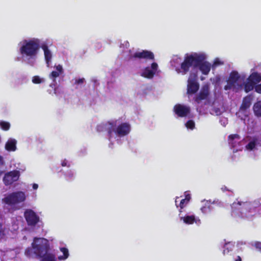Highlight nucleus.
Here are the masks:
<instances>
[{
    "instance_id": "obj_1",
    "label": "nucleus",
    "mask_w": 261,
    "mask_h": 261,
    "mask_svg": "<svg viewBox=\"0 0 261 261\" xmlns=\"http://www.w3.org/2000/svg\"><path fill=\"white\" fill-rule=\"evenodd\" d=\"M210 84H204L199 92L194 98V105L199 115H204L209 112L213 115H220L224 111L223 103L221 100L215 94V99L210 97Z\"/></svg>"
},
{
    "instance_id": "obj_2",
    "label": "nucleus",
    "mask_w": 261,
    "mask_h": 261,
    "mask_svg": "<svg viewBox=\"0 0 261 261\" xmlns=\"http://www.w3.org/2000/svg\"><path fill=\"white\" fill-rule=\"evenodd\" d=\"M42 41L38 38L28 37L23 39L18 44V52L21 57L16 61L21 60L31 66L37 64Z\"/></svg>"
},
{
    "instance_id": "obj_3",
    "label": "nucleus",
    "mask_w": 261,
    "mask_h": 261,
    "mask_svg": "<svg viewBox=\"0 0 261 261\" xmlns=\"http://www.w3.org/2000/svg\"><path fill=\"white\" fill-rule=\"evenodd\" d=\"M130 129V124L127 122H123L121 119L102 122L96 126L97 132H107V137L111 144L114 141L120 144L121 138L127 136Z\"/></svg>"
},
{
    "instance_id": "obj_4",
    "label": "nucleus",
    "mask_w": 261,
    "mask_h": 261,
    "mask_svg": "<svg viewBox=\"0 0 261 261\" xmlns=\"http://www.w3.org/2000/svg\"><path fill=\"white\" fill-rule=\"evenodd\" d=\"M232 213L239 216L251 219L253 217L261 214V198L251 201L233 202L231 205Z\"/></svg>"
},
{
    "instance_id": "obj_5",
    "label": "nucleus",
    "mask_w": 261,
    "mask_h": 261,
    "mask_svg": "<svg viewBox=\"0 0 261 261\" xmlns=\"http://www.w3.org/2000/svg\"><path fill=\"white\" fill-rule=\"evenodd\" d=\"M129 42L127 41H124L121 42L120 48L122 49L123 56L127 60L136 62L144 63L147 61L154 60V55L153 53L148 50H142L134 52L133 50L128 48Z\"/></svg>"
},
{
    "instance_id": "obj_6",
    "label": "nucleus",
    "mask_w": 261,
    "mask_h": 261,
    "mask_svg": "<svg viewBox=\"0 0 261 261\" xmlns=\"http://www.w3.org/2000/svg\"><path fill=\"white\" fill-rule=\"evenodd\" d=\"M197 57L200 58L201 56L197 54H193V52L186 54L184 57V60L178 56H174L170 61V65L172 69H174L178 74L182 75L186 74L192 67V63L194 59Z\"/></svg>"
},
{
    "instance_id": "obj_7",
    "label": "nucleus",
    "mask_w": 261,
    "mask_h": 261,
    "mask_svg": "<svg viewBox=\"0 0 261 261\" xmlns=\"http://www.w3.org/2000/svg\"><path fill=\"white\" fill-rule=\"evenodd\" d=\"M48 241L43 238H35L32 247H28L25 251V255L29 258H37L45 255L49 249Z\"/></svg>"
},
{
    "instance_id": "obj_8",
    "label": "nucleus",
    "mask_w": 261,
    "mask_h": 261,
    "mask_svg": "<svg viewBox=\"0 0 261 261\" xmlns=\"http://www.w3.org/2000/svg\"><path fill=\"white\" fill-rule=\"evenodd\" d=\"M246 76L244 74H239L236 71H232L228 77L227 85L224 86L225 90H232L238 91L244 89Z\"/></svg>"
},
{
    "instance_id": "obj_9",
    "label": "nucleus",
    "mask_w": 261,
    "mask_h": 261,
    "mask_svg": "<svg viewBox=\"0 0 261 261\" xmlns=\"http://www.w3.org/2000/svg\"><path fill=\"white\" fill-rule=\"evenodd\" d=\"M26 197V194L24 192L16 191L5 195L2 199V202L10 207L11 209H18L20 204L25 201Z\"/></svg>"
},
{
    "instance_id": "obj_10",
    "label": "nucleus",
    "mask_w": 261,
    "mask_h": 261,
    "mask_svg": "<svg viewBox=\"0 0 261 261\" xmlns=\"http://www.w3.org/2000/svg\"><path fill=\"white\" fill-rule=\"evenodd\" d=\"M243 141L245 150L250 155L254 156L261 149V135L247 136Z\"/></svg>"
},
{
    "instance_id": "obj_11",
    "label": "nucleus",
    "mask_w": 261,
    "mask_h": 261,
    "mask_svg": "<svg viewBox=\"0 0 261 261\" xmlns=\"http://www.w3.org/2000/svg\"><path fill=\"white\" fill-rule=\"evenodd\" d=\"M193 54H197L201 56V58L196 57V59H194V61L192 63V67L198 68L203 74L207 75L212 66L210 63L205 61L207 59L206 54L203 52H193Z\"/></svg>"
},
{
    "instance_id": "obj_12",
    "label": "nucleus",
    "mask_w": 261,
    "mask_h": 261,
    "mask_svg": "<svg viewBox=\"0 0 261 261\" xmlns=\"http://www.w3.org/2000/svg\"><path fill=\"white\" fill-rule=\"evenodd\" d=\"M178 218L180 222L187 225H191L195 223L199 226L201 224V220L191 212H187L181 210L178 214Z\"/></svg>"
},
{
    "instance_id": "obj_13",
    "label": "nucleus",
    "mask_w": 261,
    "mask_h": 261,
    "mask_svg": "<svg viewBox=\"0 0 261 261\" xmlns=\"http://www.w3.org/2000/svg\"><path fill=\"white\" fill-rule=\"evenodd\" d=\"M251 74L245 80V91L247 93L254 89V87L261 82V74L254 69L251 70Z\"/></svg>"
},
{
    "instance_id": "obj_14",
    "label": "nucleus",
    "mask_w": 261,
    "mask_h": 261,
    "mask_svg": "<svg viewBox=\"0 0 261 261\" xmlns=\"http://www.w3.org/2000/svg\"><path fill=\"white\" fill-rule=\"evenodd\" d=\"M54 70L49 74V78L52 81L50 84V87L54 89V93L57 96L59 94V88L56 87L57 85L56 78L59 77L64 73L63 66L60 65H55L54 66Z\"/></svg>"
},
{
    "instance_id": "obj_15",
    "label": "nucleus",
    "mask_w": 261,
    "mask_h": 261,
    "mask_svg": "<svg viewBox=\"0 0 261 261\" xmlns=\"http://www.w3.org/2000/svg\"><path fill=\"white\" fill-rule=\"evenodd\" d=\"M159 71L158 64L155 62H152L150 66H146L141 69L139 74L145 78L152 79Z\"/></svg>"
},
{
    "instance_id": "obj_16",
    "label": "nucleus",
    "mask_w": 261,
    "mask_h": 261,
    "mask_svg": "<svg viewBox=\"0 0 261 261\" xmlns=\"http://www.w3.org/2000/svg\"><path fill=\"white\" fill-rule=\"evenodd\" d=\"M228 143L233 152L241 150L243 148V141L237 134L230 135L228 137Z\"/></svg>"
},
{
    "instance_id": "obj_17",
    "label": "nucleus",
    "mask_w": 261,
    "mask_h": 261,
    "mask_svg": "<svg viewBox=\"0 0 261 261\" xmlns=\"http://www.w3.org/2000/svg\"><path fill=\"white\" fill-rule=\"evenodd\" d=\"M199 85L197 82V74L191 72L188 80L187 92L188 94H194L199 89Z\"/></svg>"
},
{
    "instance_id": "obj_18",
    "label": "nucleus",
    "mask_w": 261,
    "mask_h": 261,
    "mask_svg": "<svg viewBox=\"0 0 261 261\" xmlns=\"http://www.w3.org/2000/svg\"><path fill=\"white\" fill-rule=\"evenodd\" d=\"M40 48L43 51L44 59L47 67H50L52 64L53 55L52 51L49 48L47 40L42 41Z\"/></svg>"
},
{
    "instance_id": "obj_19",
    "label": "nucleus",
    "mask_w": 261,
    "mask_h": 261,
    "mask_svg": "<svg viewBox=\"0 0 261 261\" xmlns=\"http://www.w3.org/2000/svg\"><path fill=\"white\" fill-rule=\"evenodd\" d=\"M24 216L29 226H35L39 221V217L31 209H27L25 211Z\"/></svg>"
},
{
    "instance_id": "obj_20",
    "label": "nucleus",
    "mask_w": 261,
    "mask_h": 261,
    "mask_svg": "<svg viewBox=\"0 0 261 261\" xmlns=\"http://www.w3.org/2000/svg\"><path fill=\"white\" fill-rule=\"evenodd\" d=\"M20 176L18 171H12L5 174L3 181L6 186H9L16 181Z\"/></svg>"
},
{
    "instance_id": "obj_21",
    "label": "nucleus",
    "mask_w": 261,
    "mask_h": 261,
    "mask_svg": "<svg viewBox=\"0 0 261 261\" xmlns=\"http://www.w3.org/2000/svg\"><path fill=\"white\" fill-rule=\"evenodd\" d=\"M174 112L178 117H185L190 114V108L186 105L177 104L174 107Z\"/></svg>"
},
{
    "instance_id": "obj_22",
    "label": "nucleus",
    "mask_w": 261,
    "mask_h": 261,
    "mask_svg": "<svg viewBox=\"0 0 261 261\" xmlns=\"http://www.w3.org/2000/svg\"><path fill=\"white\" fill-rule=\"evenodd\" d=\"M59 249L61 253H62V254L58 255V259L60 261L66 260L69 256L68 249L63 242L60 243Z\"/></svg>"
},
{
    "instance_id": "obj_23",
    "label": "nucleus",
    "mask_w": 261,
    "mask_h": 261,
    "mask_svg": "<svg viewBox=\"0 0 261 261\" xmlns=\"http://www.w3.org/2000/svg\"><path fill=\"white\" fill-rule=\"evenodd\" d=\"M244 124L247 127V131L249 133H253L255 130L256 125L257 121L253 117H249L244 122Z\"/></svg>"
},
{
    "instance_id": "obj_24",
    "label": "nucleus",
    "mask_w": 261,
    "mask_h": 261,
    "mask_svg": "<svg viewBox=\"0 0 261 261\" xmlns=\"http://www.w3.org/2000/svg\"><path fill=\"white\" fill-rule=\"evenodd\" d=\"M202 202L203 205L200 208V211L203 214H207L213 211L214 207L212 205V203L210 201L204 200L202 201Z\"/></svg>"
},
{
    "instance_id": "obj_25",
    "label": "nucleus",
    "mask_w": 261,
    "mask_h": 261,
    "mask_svg": "<svg viewBox=\"0 0 261 261\" xmlns=\"http://www.w3.org/2000/svg\"><path fill=\"white\" fill-rule=\"evenodd\" d=\"M17 141L15 139L10 138L5 144V149L8 151H14L16 150Z\"/></svg>"
},
{
    "instance_id": "obj_26",
    "label": "nucleus",
    "mask_w": 261,
    "mask_h": 261,
    "mask_svg": "<svg viewBox=\"0 0 261 261\" xmlns=\"http://www.w3.org/2000/svg\"><path fill=\"white\" fill-rule=\"evenodd\" d=\"M253 100V96L251 95H248L244 98L242 103L240 107L242 109H248L250 108Z\"/></svg>"
},
{
    "instance_id": "obj_27",
    "label": "nucleus",
    "mask_w": 261,
    "mask_h": 261,
    "mask_svg": "<svg viewBox=\"0 0 261 261\" xmlns=\"http://www.w3.org/2000/svg\"><path fill=\"white\" fill-rule=\"evenodd\" d=\"M236 115L238 118L244 122L249 117V113L247 110L240 108L239 111L237 112Z\"/></svg>"
},
{
    "instance_id": "obj_28",
    "label": "nucleus",
    "mask_w": 261,
    "mask_h": 261,
    "mask_svg": "<svg viewBox=\"0 0 261 261\" xmlns=\"http://www.w3.org/2000/svg\"><path fill=\"white\" fill-rule=\"evenodd\" d=\"M234 247V243L229 242L225 243L223 246V254L224 255L229 254L231 252Z\"/></svg>"
},
{
    "instance_id": "obj_29",
    "label": "nucleus",
    "mask_w": 261,
    "mask_h": 261,
    "mask_svg": "<svg viewBox=\"0 0 261 261\" xmlns=\"http://www.w3.org/2000/svg\"><path fill=\"white\" fill-rule=\"evenodd\" d=\"M253 111L254 115L257 117H261V101L255 102L253 106Z\"/></svg>"
},
{
    "instance_id": "obj_30",
    "label": "nucleus",
    "mask_w": 261,
    "mask_h": 261,
    "mask_svg": "<svg viewBox=\"0 0 261 261\" xmlns=\"http://www.w3.org/2000/svg\"><path fill=\"white\" fill-rule=\"evenodd\" d=\"M11 167L15 168L16 169L14 171H18L19 174L20 172H23L25 170V167L24 165L15 161L11 162Z\"/></svg>"
},
{
    "instance_id": "obj_31",
    "label": "nucleus",
    "mask_w": 261,
    "mask_h": 261,
    "mask_svg": "<svg viewBox=\"0 0 261 261\" xmlns=\"http://www.w3.org/2000/svg\"><path fill=\"white\" fill-rule=\"evenodd\" d=\"M178 198H179L178 197H176L175 198V205H176V207H179L178 211L179 212V211H181V210H186L185 209V208L186 206V205L188 204L189 201H188V200L186 199L185 198L184 199H182L181 200V201L178 205L177 204V200Z\"/></svg>"
},
{
    "instance_id": "obj_32",
    "label": "nucleus",
    "mask_w": 261,
    "mask_h": 261,
    "mask_svg": "<svg viewBox=\"0 0 261 261\" xmlns=\"http://www.w3.org/2000/svg\"><path fill=\"white\" fill-rule=\"evenodd\" d=\"M32 83L35 84H41L44 83L45 79L38 75H35L32 77Z\"/></svg>"
},
{
    "instance_id": "obj_33",
    "label": "nucleus",
    "mask_w": 261,
    "mask_h": 261,
    "mask_svg": "<svg viewBox=\"0 0 261 261\" xmlns=\"http://www.w3.org/2000/svg\"><path fill=\"white\" fill-rule=\"evenodd\" d=\"M16 223L14 222V220L13 221V229L14 230H16L18 229V225L21 224L22 223V218L20 216L17 217L15 218Z\"/></svg>"
},
{
    "instance_id": "obj_34",
    "label": "nucleus",
    "mask_w": 261,
    "mask_h": 261,
    "mask_svg": "<svg viewBox=\"0 0 261 261\" xmlns=\"http://www.w3.org/2000/svg\"><path fill=\"white\" fill-rule=\"evenodd\" d=\"M75 172L73 170H68L65 173V176L67 180H71L74 179Z\"/></svg>"
},
{
    "instance_id": "obj_35",
    "label": "nucleus",
    "mask_w": 261,
    "mask_h": 261,
    "mask_svg": "<svg viewBox=\"0 0 261 261\" xmlns=\"http://www.w3.org/2000/svg\"><path fill=\"white\" fill-rule=\"evenodd\" d=\"M0 127L4 130H8L10 127V124L7 121H0Z\"/></svg>"
},
{
    "instance_id": "obj_36",
    "label": "nucleus",
    "mask_w": 261,
    "mask_h": 261,
    "mask_svg": "<svg viewBox=\"0 0 261 261\" xmlns=\"http://www.w3.org/2000/svg\"><path fill=\"white\" fill-rule=\"evenodd\" d=\"M42 261H56V259L54 255L48 254L43 258Z\"/></svg>"
},
{
    "instance_id": "obj_37",
    "label": "nucleus",
    "mask_w": 261,
    "mask_h": 261,
    "mask_svg": "<svg viewBox=\"0 0 261 261\" xmlns=\"http://www.w3.org/2000/svg\"><path fill=\"white\" fill-rule=\"evenodd\" d=\"M185 126L188 129H193L195 127V122L193 120H189L185 124Z\"/></svg>"
},
{
    "instance_id": "obj_38",
    "label": "nucleus",
    "mask_w": 261,
    "mask_h": 261,
    "mask_svg": "<svg viewBox=\"0 0 261 261\" xmlns=\"http://www.w3.org/2000/svg\"><path fill=\"white\" fill-rule=\"evenodd\" d=\"M223 64V61H222L219 58H216L214 61L212 65L213 68H215L218 66Z\"/></svg>"
},
{
    "instance_id": "obj_39",
    "label": "nucleus",
    "mask_w": 261,
    "mask_h": 261,
    "mask_svg": "<svg viewBox=\"0 0 261 261\" xmlns=\"http://www.w3.org/2000/svg\"><path fill=\"white\" fill-rule=\"evenodd\" d=\"M71 165V162L66 159H64L61 161V165L63 167H69Z\"/></svg>"
},
{
    "instance_id": "obj_40",
    "label": "nucleus",
    "mask_w": 261,
    "mask_h": 261,
    "mask_svg": "<svg viewBox=\"0 0 261 261\" xmlns=\"http://www.w3.org/2000/svg\"><path fill=\"white\" fill-rule=\"evenodd\" d=\"M220 123L222 126H225L228 123V120L225 117H221L220 118Z\"/></svg>"
},
{
    "instance_id": "obj_41",
    "label": "nucleus",
    "mask_w": 261,
    "mask_h": 261,
    "mask_svg": "<svg viewBox=\"0 0 261 261\" xmlns=\"http://www.w3.org/2000/svg\"><path fill=\"white\" fill-rule=\"evenodd\" d=\"M253 246L257 250L261 252V242H256L254 243Z\"/></svg>"
},
{
    "instance_id": "obj_42",
    "label": "nucleus",
    "mask_w": 261,
    "mask_h": 261,
    "mask_svg": "<svg viewBox=\"0 0 261 261\" xmlns=\"http://www.w3.org/2000/svg\"><path fill=\"white\" fill-rule=\"evenodd\" d=\"M85 82V79L82 78V79H75L74 82L75 85H80L82 84Z\"/></svg>"
},
{
    "instance_id": "obj_43",
    "label": "nucleus",
    "mask_w": 261,
    "mask_h": 261,
    "mask_svg": "<svg viewBox=\"0 0 261 261\" xmlns=\"http://www.w3.org/2000/svg\"><path fill=\"white\" fill-rule=\"evenodd\" d=\"M91 82H92L93 85L94 87H96L99 84L98 81L95 78L92 79L91 80Z\"/></svg>"
},
{
    "instance_id": "obj_44",
    "label": "nucleus",
    "mask_w": 261,
    "mask_h": 261,
    "mask_svg": "<svg viewBox=\"0 0 261 261\" xmlns=\"http://www.w3.org/2000/svg\"><path fill=\"white\" fill-rule=\"evenodd\" d=\"M185 198L188 200V201H189L191 199V196L190 192L189 191H186L185 192Z\"/></svg>"
},
{
    "instance_id": "obj_45",
    "label": "nucleus",
    "mask_w": 261,
    "mask_h": 261,
    "mask_svg": "<svg viewBox=\"0 0 261 261\" xmlns=\"http://www.w3.org/2000/svg\"><path fill=\"white\" fill-rule=\"evenodd\" d=\"M32 187L34 190H37L38 188V185L37 184H33Z\"/></svg>"
},
{
    "instance_id": "obj_46",
    "label": "nucleus",
    "mask_w": 261,
    "mask_h": 261,
    "mask_svg": "<svg viewBox=\"0 0 261 261\" xmlns=\"http://www.w3.org/2000/svg\"><path fill=\"white\" fill-rule=\"evenodd\" d=\"M4 163V162L3 160V158L1 155H0V165H3Z\"/></svg>"
},
{
    "instance_id": "obj_47",
    "label": "nucleus",
    "mask_w": 261,
    "mask_h": 261,
    "mask_svg": "<svg viewBox=\"0 0 261 261\" xmlns=\"http://www.w3.org/2000/svg\"><path fill=\"white\" fill-rule=\"evenodd\" d=\"M221 189L223 191H225L226 190H227L226 187L223 186L221 188Z\"/></svg>"
},
{
    "instance_id": "obj_48",
    "label": "nucleus",
    "mask_w": 261,
    "mask_h": 261,
    "mask_svg": "<svg viewBox=\"0 0 261 261\" xmlns=\"http://www.w3.org/2000/svg\"><path fill=\"white\" fill-rule=\"evenodd\" d=\"M241 260H242L241 258L239 256H238L237 257V258L235 260V261H241Z\"/></svg>"
},
{
    "instance_id": "obj_49",
    "label": "nucleus",
    "mask_w": 261,
    "mask_h": 261,
    "mask_svg": "<svg viewBox=\"0 0 261 261\" xmlns=\"http://www.w3.org/2000/svg\"><path fill=\"white\" fill-rule=\"evenodd\" d=\"M200 79H201V80L203 81V80H204L205 79V78L204 77H203V76H201L200 77Z\"/></svg>"
}]
</instances>
